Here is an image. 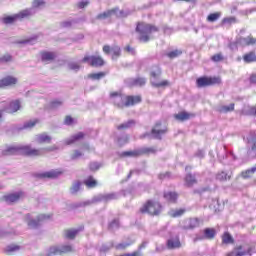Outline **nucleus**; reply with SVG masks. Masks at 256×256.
Masks as SVG:
<instances>
[{
  "label": "nucleus",
  "mask_w": 256,
  "mask_h": 256,
  "mask_svg": "<svg viewBox=\"0 0 256 256\" xmlns=\"http://www.w3.org/2000/svg\"><path fill=\"white\" fill-rule=\"evenodd\" d=\"M73 117H71V116H66L65 117V119H64V123H65V125H73Z\"/></svg>",
  "instance_id": "338daca9"
},
{
  "label": "nucleus",
  "mask_w": 256,
  "mask_h": 256,
  "mask_svg": "<svg viewBox=\"0 0 256 256\" xmlns=\"http://www.w3.org/2000/svg\"><path fill=\"white\" fill-rule=\"evenodd\" d=\"M135 125V120H128L125 123H122L116 127L118 131H125L126 129H131Z\"/></svg>",
  "instance_id": "f704fd0d"
},
{
  "label": "nucleus",
  "mask_w": 256,
  "mask_h": 256,
  "mask_svg": "<svg viewBox=\"0 0 256 256\" xmlns=\"http://www.w3.org/2000/svg\"><path fill=\"white\" fill-rule=\"evenodd\" d=\"M117 11H119V8H112L110 10H107L103 13L98 14L96 16V19H98V21H103L104 19H109L110 17H113V15H116Z\"/></svg>",
  "instance_id": "4be33fe9"
},
{
  "label": "nucleus",
  "mask_w": 256,
  "mask_h": 256,
  "mask_svg": "<svg viewBox=\"0 0 256 256\" xmlns=\"http://www.w3.org/2000/svg\"><path fill=\"white\" fill-rule=\"evenodd\" d=\"M162 71L161 68L158 67L157 71H153L150 73V77H153V79H157V77H159V75H161Z\"/></svg>",
  "instance_id": "69168bd1"
},
{
  "label": "nucleus",
  "mask_w": 256,
  "mask_h": 256,
  "mask_svg": "<svg viewBox=\"0 0 256 256\" xmlns=\"http://www.w3.org/2000/svg\"><path fill=\"white\" fill-rule=\"evenodd\" d=\"M166 247L167 249H180L181 240L179 239V236H175L173 238L168 239Z\"/></svg>",
  "instance_id": "5701e85b"
},
{
  "label": "nucleus",
  "mask_w": 256,
  "mask_h": 256,
  "mask_svg": "<svg viewBox=\"0 0 256 256\" xmlns=\"http://www.w3.org/2000/svg\"><path fill=\"white\" fill-rule=\"evenodd\" d=\"M242 43L246 47H249L251 45H255L256 44V39L253 36H248V37L242 38Z\"/></svg>",
  "instance_id": "c03bdc74"
},
{
  "label": "nucleus",
  "mask_w": 256,
  "mask_h": 256,
  "mask_svg": "<svg viewBox=\"0 0 256 256\" xmlns=\"http://www.w3.org/2000/svg\"><path fill=\"white\" fill-rule=\"evenodd\" d=\"M221 83V76H201L196 79V87L198 89L215 87V85H221Z\"/></svg>",
  "instance_id": "39448f33"
},
{
  "label": "nucleus",
  "mask_w": 256,
  "mask_h": 256,
  "mask_svg": "<svg viewBox=\"0 0 256 256\" xmlns=\"http://www.w3.org/2000/svg\"><path fill=\"white\" fill-rule=\"evenodd\" d=\"M17 85V78L14 76H6L0 79V89H5V87H13Z\"/></svg>",
  "instance_id": "2eb2a0df"
},
{
  "label": "nucleus",
  "mask_w": 256,
  "mask_h": 256,
  "mask_svg": "<svg viewBox=\"0 0 256 256\" xmlns=\"http://www.w3.org/2000/svg\"><path fill=\"white\" fill-rule=\"evenodd\" d=\"M87 5H89V1H81L78 3L79 9H85V7H87Z\"/></svg>",
  "instance_id": "774afa93"
},
{
  "label": "nucleus",
  "mask_w": 256,
  "mask_h": 256,
  "mask_svg": "<svg viewBox=\"0 0 256 256\" xmlns=\"http://www.w3.org/2000/svg\"><path fill=\"white\" fill-rule=\"evenodd\" d=\"M184 213H187V210L185 208H179V209H176V210H172L169 213V215H170V217L175 219L177 217H183Z\"/></svg>",
  "instance_id": "79ce46f5"
},
{
  "label": "nucleus",
  "mask_w": 256,
  "mask_h": 256,
  "mask_svg": "<svg viewBox=\"0 0 256 256\" xmlns=\"http://www.w3.org/2000/svg\"><path fill=\"white\" fill-rule=\"evenodd\" d=\"M82 63H87L90 67H95L99 69L105 67V59L100 55H86L82 59Z\"/></svg>",
  "instance_id": "423d86ee"
},
{
  "label": "nucleus",
  "mask_w": 256,
  "mask_h": 256,
  "mask_svg": "<svg viewBox=\"0 0 256 256\" xmlns=\"http://www.w3.org/2000/svg\"><path fill=\"white\" fill-rule=\"evenodd\" d=\"M80 157H83V152H81L80 150H74V152L71 155V159L75 160L79 159Z\"/></svg>",
  "instance_id": "13d9d810"
},
{
  "label": "nucleus",
  "mask_w": 256,
  "mask_h": 256,
  "mask_svg": "<svg viewBox=\"0 0 256 256\" xmlns=\"http://www.w3.org/2000/svg\"><path fill=\"white\" fill-rule=\"evenodd\" d=\"M73 251L72 245H63L60 247L52 246L50 247L47 256H54V255H65V253H71Z\"/></svg>",
  "instance_id": "9d476101"
},
{
  "label": "nucleus",
  "mask_w": 256,
  "mask_h": 256,
  "mask_svg": "<svg viewBox=\"0 0 256 256\" xmlns=\"http://www.w3.org/2000/svg\"><path fill=\"white\" fill-rule=\"evenodd\" d=\"M85 139V133L78 132L74 135H72L70 138L65 140V145H75V143H78V141H83Z\"/></svg>",
  "instance_id": "a211bd4d"
},
{
  "label": "nucleus",
  "mask_w": 256,
  "mask_h": 256,
  "mask_svg": "<svg viewBox=\"0 0 256 256\" xmlns=\"http://www.w3.org/2000/svg\"><path fill=\"white\" fill-rule=\"evenodd\" d=\"M124 51L129 55H136L135 48L131 47V45H126Z\"/></svg>",
  "instance_id": "680f3d73"
},
{
  "label": "nucleus",
  "mask_w": 256,
  "mask_h": 256,
  "mask_svg": "<svg viewBox=\"0 0 256 256\" xmlns=\"http://www.w3.org/2000/svg\"><path fill=\"white\" fill-rule=\"evenodd\" d=\"M1 63H10V61H13V56L11 54H5L0 58Z\"/></svg>",
  "instance_id": "5fc2aeb1"
},
{
  "label": "nucleus",
  "mask_w": 256,
  "mask_h": 256,
  "mask_svg": "<svg viewBox=\"0 0 256 256\" xmlns=\"http://www.w3.org/2000/svg\"><path fill=\"white\" fill-rule=\"evenodd\" d=\"M89 169L90 171H93V172L99 171V169H101V164H99L98 162H91L89 164Z\"/></svg>",
  "instance_id": "603ef678"
},
{
  "label": "nucleus",
  "mask_w": 256,
  "mask_h": 256,
  "mask_svg": "<svg viewBox=\"0 0 256 256\" xmlns=\"http://www.w3.org/2000/svg\"><path fill=\"white\" fill-rule=\"evenodd\" d=\"M248 145H251V148L248 150V153H253L256 157V131H250L249 137L247 138Z\"/></svg>",
  "instance_id": "4468645a"
},
{
  "label": "nucleus",
  "mask_w": 256,
  "mask_h": 256,
  "mask_svg": "<svg viewBox=\"0 0 256 256\" xmlns=\"http://www.w3.org/2000/svg\"><path fill=\"white\" fill-rule=\"evenodd\" d=\"M199 181L197 180V176L195 174L189 172L184 176V186H186L188 189H191V187H195Z\"/></svg>",
  "instance_id": "f8f14e48"
},
{
  "label": "nucleus",
  "mask_w": 256,
  "mask_h": 256,
  "mask_svg": "<svg viewBox=\"0 0 256 256\" xmlns=\"http://www.w3.org/2000/svg\"><path fill=\"white\" fill-rule=\"evenodd\" d=\"M195 117V114L189 113L187 111H180L177 114H174V119L176 121H180V123H184V121H189V119H193Z\"/></svg>",
  "instance_id": "dca6fc26"
},
{
  "label": "nucleus",
  "mask_w": 256,
  "mask_h": 256,
  "mask_svg": "<svg viewBox=\"0 0 256 256\" xmlns=\"http://www.w3.org/2000/svg\"><path fill=\"white\" fill-rule=\"evenodd\" d=\"M256 173V166L241 172L242 179H249Z\"/></svg>",
  "instance_id": "e433bc0d"
},
{
  "label": "nucleus",
  "mask_w": 256,
  "mask_h": 256,
  "mask_svg": "<svg viewBox=\"0 0 256 256\" xmlns=\"http://www.w3.org/2000/svg\"><path fill=\"white\" fill-rule=\"evenodd\" d=\"M47 219H51V216L47 214H40L37 216V219H31L28 221V227H30V229H35V227H39V223L47 221Z\"/></svg>",
  "instance_id": "ddd939ff"
},
{
  "label": "nucleus",
  "mask_w": 256,
  "mask_h": 256,
  "mask_svg": "<svg viewBox=\"0 0 256 256\" xmlns=\"http://www.w3.org/2000/svg\"><path fill=\"white\" fill-rule=\"evenodd\" d=\"M6 111V113H17V111H19V109H21V101L19 100H12L7 108H4Z\"/></svg>",
  "instance_id": "412c9836"
},
{
  "label": "nucleus",
  "mask_w": 256,
  "mask_h": 256,
  "mask_svg": "<svg viewBox=\"0 0 256 256\" xmlns=\"http://www.w3.org/2000/svg\"><path fill=\"white\" fill-rule=\"evenodd\" d=\"M140 157L143 155H155L157 153V148L155 147H144L140 148Z\"/></svg>",
  "instance_id": "473e14b6"
},
{
  "label": "nucleus",
  "mask_w": 256,
  "mask_h": 256,
  "mask_svg": "<svg viewBox=\"0 0 256 256\" xmlns=\"http://www.w3.org/2000/svg\"><path fill=\"white\" fill-rule=\"evenodd\" d=\"M251 254V246L237 245L234 249L226 254V256H245Z\"/></svg>",
  "instance_id": "1a4fd4ad"
},
{
  "label": "nucleus",
  "mask_w": 256,
  "mask_h": 256,
  "mask_svg": "<svg viewBox=\"0 0 256 256\" xmlns=\"http://www.w3.org/2000/svg\"><path fill=\"white\" fill-rule=\"evenodd\" d=\"M52 137L49 136L47 133H41L36 135V141L39 143V145H43L44 143H51Z\"/></svg>",
  "instance_id": "c85d7f7f"
},
{
  "label": "nucleus",
  "mask_w": 256,
  "mask_h": 256,
  "mask_svg": "<svg viewBox=\"0 0 256 256\" xmlns=\"http://www.w3.org/2000/svg\"><path fill=\"white\" fill-rule=\"evenodd\" d=\"M169 128L167 126H163V123L161 121H158L154 124V126L151 129V135H153L154 139H163V135H166L168 133Z\"/></svg>",
  "instance_id": "0eeeda50"
},
{
  "label": "nucleus",
  "mask_w": 256,
  "mask_h": 256,
  "mask_svg": "<svg viewBox=\"0 0 256 256\" xmlns=\"http://www.w3.org/2000/svg\"><path fill=\"white\" fill-rule=\"evenodd\" d=\"M215 179L220 183H225L226 181H231V174L221 171L216 174Z\"/></svg>",
  "instance_id": "c756f323"
},
{
  "label": "nucleus",
  "mask_w": 256,
  "mask_h": 256,
  "mask_svg": "<svg viewBox=\"0 0 256 256\" xmlns=\"http://www.w3.org/2000/svg\"><path fill=\"white\" fill-rule=\"evenodd\" d=\"M68 67L71 71H79L81 69V65H79L77 62L70 63Z\"/></svg>",
  "instance_id": "4d7b16f0"
},
{
  "label": "nucleus",
  "mask_w": 256,
  "mask_h": 256,
  "mask_svg": "<svg viewBox=\"0 0 256 256\" xmlns=\"http://www.w3.org/2000/svg\"><path fill=\"white\" fill-rule=\"evenodd\" d=\"M49 105H50L51 109H57V107H61V105H63V101H61V100H52Z\"/></svg>",
  "instance_id": "864d4df0"
},
{
  "label": "nucleus",
  "mask_w": 256,
  "mask_h": 256,
  "mask_svg": "<svg viewBox=\"0 0 256 256\" xmlns=\"http://www.w3.org/2000/svg\"><path fill=\"white\" fill-rule=\"evenodd\" d=\"M127 157H133V158L141 157V152L139 149H137V150L124 151L119 154L120 159H127Z\"/></svg>",
  "instance_id": "a878e982"
},
{
  "label": "nucleus",
  "mask_w": 256,
  "mask_h": 256,
  "mask_svg": "<svg viewBox=\"0 0 256 256\" xmlns=\"http://www.w3.org/2000/svg\"><path fill=\"white\" fill-rule=\"evenodd\" d=\"M107 75V72H97V73H90L87 75L88 79H91L92 81H100V79H103Z\"/></svg>",
  "instance_id": "c9c22d12"
},
{
  "label": "nucleus",
  "mask_w": 256,
  "mask_h": 256,
  "mask_svg": "<svg viewBox=\"0 0 256 256\" xmlns=\"http://www.w3.org/2000/svg\"><path fill=\"white\" fill-rule=\"evenodd\" d=\"M211 61H213V63H219L221 61H225V56H223V53H217L211 56Z\"/></svg>",
  "instance_id": "de8ad7c7"
},
{
  "label": "nucleus",
  "mask_w": 256,
  "mask_h": 256,
  "mask_svg": "<svg viewBox=\"0 0 256 256\" xmlns=\"http://www.w3.org/2000/svg\"><path fill=\"white\" fill-rule=\"evenodd\" d=\"M222 243L224 245H233V243H235V239H233V236H231L229 232H225L222 235Z\"/></svg>",
  "instance_id": "58836bf2"
},
{
  "label": "nucleus",
  "mask_w": 256,
  "mask_h": 256,
  "mask_svg": "<svg viewBox=\"0 0 256 256\" xmlns=\"http://www.w3.org/2000/svg\"><path fill=\"white\" fill-rule=\"evenodd\" d=\"M79 231H83V226L80 227L79 229H66L64 230V237L66 239H75V237H77V235L79 234Z\"/></svg>",
  "instance_id": "bb28decb"
},
{
  "label": "nucleus",
  "mask_w": 256,
  "mask_h": 256,
  "mask_svg": "<svg viewBox=\"0 0 256 256\" xmlns=\"http://www.w3.org/2000/svg\"><path fill=\"white\" fill-rule=\"evenodd\" d=\"M20 249L21 247L19 245L11 244L5 248L4 253H6V255H13V253H15L16 251H19Z\"/></svg>",
  "instance_id": "a19ab883"
},
{
  "label": "nucleus",
  "mask_w": 256,
  "mask_h": 256,
  "mask_svg": "<svg viewBox=\"0 0 256 256\" xmlns=\"http://www.w3.org/2000/svg\"><path fill=\"white\" fill-rule=\"evenodd\" d=\"M31 15V10L25 9L20 11L18 14H16L17 19H25V17H30Z\"/></svg>",
  "instance_id": "09e8293b"
},
{
  "label": "nucleus",
  "mask_w": 256,
  "mask_h": 256,
  "mask_svg": "<svg viewBox=\"0 0 256 256\" xmlns=\"http://www.w3.org/2000/svg\"><path fill=\"white\" fill-rule=\"evenodd\" d=\"M158 179H160L161 181H163L165 179H171V172L160 173L158 175Z\"/></svg>",
  "instance_id": "052dcab7"
},
{
  "label": "nucleus",
  "mask_w": 256,
  "mask_h": 256,
  "mask_svg": "<svg viewBox=\"0 0 256 256\" xmlns=\"http://www.w3.org/2000/svg\"><path fill=\"white\" fill-rule=\"evenodd\" d=\"M59 147L57 146H52V147H47L44 149L41 148H33L30 145L22 146L20 148L17 147H10L5 151L6 155H15L18 151H22L23 155H26V157H41L43 155V151L46 153H51L53 151H57Z\"/></svg>",
  "instance_id": "f03ea898"
},
{
  "label": "nucleus",
  "mask_w": 256,
  "mask_h": 256,
  "mask_svg": "<svg viewBox=\"0 0 256 256\" xmlns=\"http://www.w3.org/2000/svg\"><path fill=\"white\" fill-rule=\"evenodd\" d=\"M79 191H81V182L80 181L74 182L70 187L71 195H77Z\"/></svg>",
  "instance_id": "37998d69"
},
{
  "label": "nucleus",
  "mask_w": 256,
  "mask_h": 256,
  "mask_svg": "<svg viewBox=\"0 0 256 256\" xmlns=\"http://www.w3.org/2000/svg\"><path fill=\"white\" fill-rule=\"evenodd\" d=\"M166 55L169 59H177V57H180V55H183V51L176 49L168 52Z\"/></svg>",
  "instance_id": "a18cd8bd"
},
{
  "label": "nucleus",
  "mask_w": 256,
  "mask_h": 256,
  "mask_svg": "<svg viewBox=\"0 0 256 256\" xmlns=\"http://www.w3.org/2000/svg\"><path fill=\"white\" fill-rule=\"evenodd\" d=\"M17 14H15V15H13V16H7V17H4L3 19H2V21H3V23L5 24V25H11V24H13L14 22H16L17 21Z\"/></svg>",
  "instance_id": "49530a36"
},
{
  "label": "nucleus",
  "mask_w": 256,
  "mask_h": 256,
  "mask_svg": "<svg viewBox=\"0 0 256 256\" xmlns=\"http://www.w3.org/2000/svg\"><path fill=\"white\" fill-rule=\"evenodd\" d=\"M40 56L43 63H51L57 59V53L51 51H42L40 52Z\"/></svg>",
  "instance_id": "f3484780"
},
{
  "label": "nucleus",
  "mask_w": 256,
  "mask_h": 256,
  "mask_svg": "<svg viewBox=\"0 0 256 256\" xmlns=\"http://www.w3.org/2000/svg\"><path fill=\"white\" fill-rule=\"evenodd\" d=\"M141 215H150L151 217H159L163 213V205L159 201L149 199L139 208Z\"/></svg>",
  "instance_id": "20e7f679"
},
{
  "label": "nucleus",
  "mask_w": 256,
  "mask_h": 256,
  "mask_svg": "<svg viewBox=\"0 0 256 256\" xmlns=\"http://www.w3.org/2000/svg\"><path fill=\"white\" fill-rule=\"evenodd\" d=\"M246 115H248L249 117H256V106L249 107L246 111Z\"/></svg>",
  "instance_id": "6e6d98bb"
},
{
  "label": "nucleus",
  "mask_w": 256,
  "mask_h": 256,
  "mask_svg": "<svg viewBox=\"0 0 256 256\" xmlns=\"http://www.w3.org/2000/svg\"><path fill=\"white\" fill-rule=\"evenodd\" d=\"M237 23V18L234 16H230V17H224L221 22L220 25L221 27H225L226 25H229V27H231V25Z\"/></svg>",
  "instance_id": "2f4dec72"
},
{
  "label": "nucleus",
  "mask_w": 256,
  "mask_h": 256,
  "mask_svg": "<svg viewBox=\"0 0 256 256\" xmlns=\"http://www.w3.org/2000/svg\"><path fill=\"white\" fill-rule=\"evenodd\" d=\"M145 83H147V80H145V78H134L131 80L130 85L131 87H143V85H145Z\"/></svg>",
  "instance_id": "4c0bfd02"
},
{
  "label": "nucleus",
  "mask_w": 256,
  "mask_h": 256,
  "mask_svg": "<svg viewBox=\"0 0 256 256\" xmlns=\"http://www.w3.org/2000/svg\"><path fill=\"white\" fill-rule=\"evenodd\" d=\"M152 86L156 89H165V87H171V82L169 80H162L160 82H152Z\"/></svg>",
  "instance_id": "ea45409f"
},
{
  "label": "nucleus",
  "mask_w": 256,
  "mask_h": 256,
  "mask_svg": "<svg viewBox=\"0 0 256 256\" xmlns=\"http://www.w3.org/2000/svg\"><path fill=\"white\" fill-rule=\"evenodd\" d=\"M37 123H39L38 119L30 120L23 125V129H33Z\"/></svg>",
  "instance_id": "3c124183"
},
{
  "label": "nucleus",
  "mask_w": 256,
  "mask_h": 256,
  "mask_svg": "<svg viewBox=\"0 0 256 256\" xmlns=\"http://www.w3.org/2000/svg\"><path fill=\"white\" fill-rule=\"evenodd\" d=\"M244 63H256V52L255 50L249 51L242 56Z\"/></svg>",
  "instance_id": "cd10ccee"
},
{
  "label": "nucleus",
  "mask_w": 256,
  "mask_h": 256,
  "mask_svg": "<svg viewBox=\"0 0 256 256\" xmlns=\"http://www.w3.org/2000/svg\"><path fill=\"white\" fill-rule=\"evenodd\" d=\"M135 31L138 33L140 43H149L151 41V35L153 33H159V27L155 24L139 21L136 23Z\"/></svg>",
  "instance_id": "7ed1b4c3"
},
{
  "label": "nucleus",
  "mask_w": 256,
  "mask_h": 256,
  "mask_svg": "<svg viewBox=\"0 0 256 256\" xmlns=\"http://www.w3.org/2000/svg\"><path fill=\"white\" fill-rule=\"evenodd\" d=\"M45 5V0H34L33 7H43Z\"/></svg>",
  "instance_id": "0e129e2a"
},
{
  "label": "nucleus",
  "mask_w": 256,
  "mask_h": 256,
  "mask_svg": "<svg viewBox=\"0 0 256 256\" xmlns=\"http://www.w3.org/2000/svg\"><path fill=\"white\" fill-rule=\"evenodd\" d=\"M109 99L114 107L118 109H125L126 107H135L143 101L141 95H128L125 96L121 91H112L109 94Z\"/></svg>",
  "instance_id": "f257e3e1"
},
{
  "label": "nucleus",
  "mask_w": 256,
  "mask_h": 256,
  "mask_svg": "<svg viewBox=\"0 0 256 256\" xmlns=\"http://www.w3.org/2000/svg\"><path fill=\"white\" fill-rule=\"evenodd\" d=\"M62 173L63 172L59 170H51L48 172L38 174V177L40 179H57V177H59V175H62Z\"/></svg>",
  "instance_id": "aec40b11"
},
{
  "label": "nucleus",
  "mask_w": 256,
  "mask_h": 256,
  "mask_svg": "<svg viewBox=\"0 0 256 256\" xmlns=\"http://www.w3.org/2000/svg\"><path fill=\"white\" fill-rule=\"evenodd\" d=\"M21 197H23V192L20 191L4 195L3 199L6 201V203H17Z\"/></svg>",
  "instance_id": "6ab92c4d"
},
{
  "label": "nucleus",
  "mask_w": 256,
  "mask_h": 256,
  "mask_svg": "<svg viewBox=\"0 0 256 256\" xmlns=\"http://www.w3.org/2000/svg\"><path fill=\"white\" fill-rule=\"evenodd\" d=\"M83 184L87 187V189H95V187H99V181H97L93 175L88 176L83 181Z\"/></svg>",
  "instance_id": "393cba45"
},
{
  "label": "nucleus",
  "mask_w": 256,
  "mask_h": 256,
  "mask_svg": "<svg viewBox=\"0 0 256 256\" xmlns=\"http://www.w3.org/2000/svg\"><path fill=\"white\" fill-rule=\"evenodd\" d=\"M129 243H120V244H117L116 246H115V249L117 250V251H125V249L127 248V247H129Z\"/></svg>",
  "instance_id": "bf43d9fd"
},
{
  "label": "nucleus",
  "mask_w": 256,
  "mask_h": 256,
  "mask_svg": "<svg viewBox=\"0 0 256 256\" xmlns=\"http://www.w3.org/2000/svg\"><path fill=\"white\" fill-rule=\"evenodd\" d=\"M103 201H113V199H116L115 194H105L102 196Z\"/></svg>",
  "instance_id": "e2e57ef3"
},
{
  "label": "nucleus",
  "mask_w": 256,
  "mask_h": 256,
  "mask_svg": "<svg viewBox=\"0 0 256 256\" xmlns=\"http://www.w3.org/2000/svg\"><path fill=\"white\" fill-rule=\"evenodd\" d=\"M221 15H222L221 12L210 13V14L207 16L206 21H207L208 23H215V22L219 21V19H221Z\"/></svg>",
  "instance_id": "72a5a7b5"
},
{
  "label": "nucleus",
  "mask_w": 256,
  "mask_h": 256,
  "mask_svg": "<svg viewBox=\"0 0 256 256\" xmlns=\"http://www.w3.org/2000/svg\"><path fill=\"white\" fill-rule=\"evenodd\" d=\"M231 111H235V103H231L229 106H222L220 108V113H231Z\"/></svg>",
  "instance_id": "8fccbe9b"
},
{
  "label": "nucleus",
  "mask_w": 256,
  "mask_h": 256,
  "mask_svg": "<svg viewBox=\"0 0 256 256\" xmlns=\"http://www.w3.org/2000/svg\"><path fill=\"white\" fill-rule=\"evenodd\" d=\"M102 51L104 55H111L113 61L121 57V47L119 45L110 46L106 44L102 47Z\"/></svg>",
  "instance_id": "6e6552de"
},
{
  "label": "nucleus",
  "mask_w": 256,
  "mask_h": 256,
  "mask_svg": "<svg viewBox=\"0 0 256 256\" xmlns=\"http://www.w3.org/2000/svg\"><path fill=\"white\" fill-rule=\"evenodd\" d=\"M201 225V219L197 217H190L183 221L181 228L184 231H193V229H197Z\"/></svg>",
  "instance_id": "9b49d317"
},
{
  "label": "nucleus",
  "mask_w": 256,
  "mask_h": 256,
  "mask_svg": "<svg viewBox=\"0 0 256 256\" xmlns=\"http://www.w3.org/2000/svg\"><path fill=\"white\" fill-rule=\"evenodd\" d=\"M203 233V239H208L210 241L215 239V235H217V231L215 230V228H205Z\"/></svg>",
  "instance_id": "7c9ffc66"
},
{
  "label": "nucleus",
  "mask_w": 256,
  "mask_h": 256,
  "mask_svg": "<svg viewBox=\"0 0 256 256\" xmlns=\"http://www.w3.org/2000/svg\"><path fill=\"white\" fill-rule=\"evenodd\" d=\"M163 197L168 203L175 204L179 199V193L175 191H168V192H164Z\"/></svg>",
  "instance_id": "b1692460"
}]
</instances>
